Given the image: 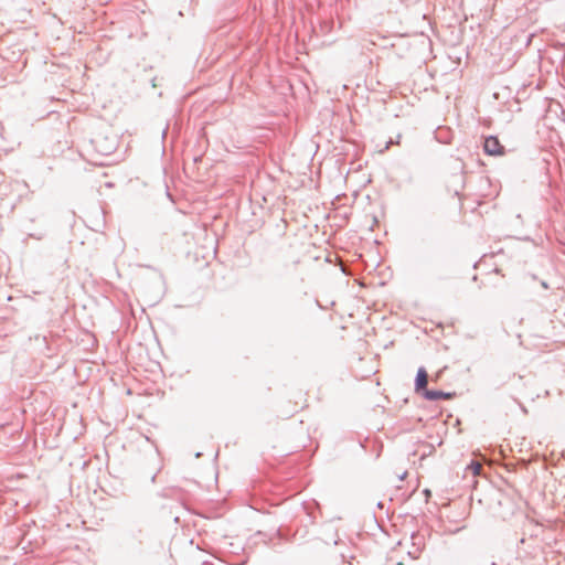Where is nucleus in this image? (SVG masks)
Wrapping results in <instances>:
<instances>
[{
    "instance_id": "obj_1",
    "label": "nucleus",
    "mask_w": 565,
    "mask_h": 565,
    "mask_svg": "<svg viewBox=\"0 0 565 565\" xmlns=\"http://www.w3.org/2000/svg\"><path fill=\"white\" fill-rule=\"evenodd\" d=\"M484 151L490 156H502L504 153V147L500 143L497 137H488L484 140Z\"/></svg>"
},
{
    "instance_id": "obj_2",
    "label": "nucleus",
    "mask_w": 565,
    "mask_h": 565,
    "mask_svg": "<svg viewBox=\"0 0 565 565\" xmlns=\"http://www.w3.org/2000/svg\"><path fill=\"white\" fill-rule=\"evenodd\" d=\"M428 383V374L425 369L420 367L416 375V391H424Z\"/></svg>"
},
{
    "instance_id": "obj_3",
    "label": "nucleus",
    "mask_w": 565,
    "mask_h": 565,
    "mask_svg": "<svg viewBox=\"0 0 565 565\" xmlns=\"http://www.w3.org/2000/svg\"><path fill=\"white\" fill-rule=\"evenodd\" d=\"M424 396L429 401H437L440 398H449L450 394L443 393L440 391H424Z\"/></svg>"
},
{
    "instance_id": "obj_4",
    "label": "nucleus",
    "mask_w": 565,
    "mask_h": 565,
    "mask_svg": "<svg viewBox=\"0 0 565 565\" xmlns=\"http://www.w3.org/2000/svg\"><path fill=\"white\" fill-rule=\"evenodd\" d=\"M468 470L472 472L473 476H479L482 470V465L478 461H472L468 467Z\"/></svg>"
}]
</instances>
